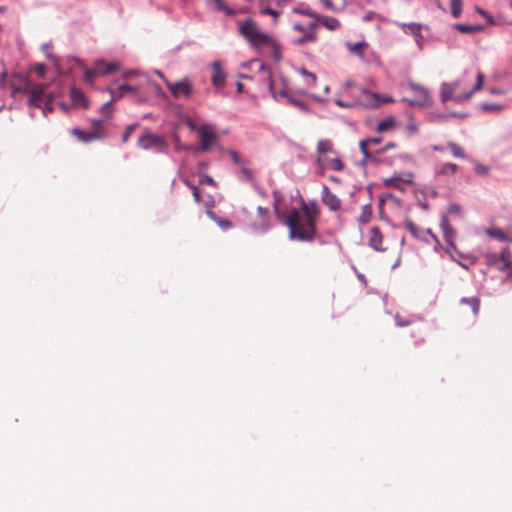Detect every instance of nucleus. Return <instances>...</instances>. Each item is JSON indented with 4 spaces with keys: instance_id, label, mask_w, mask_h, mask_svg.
I'll use <instances>...</instances> for the list:
<instances>
[{
    "instance_id": "f257e3e1",
    "label": "nucleus",
    "mask_w": 512,
    "mask_h": 512,
    "mask_svg": "<svg viewBox=\"0 0 512 512\" xmlns=\"http://www.w3.org/2000/svg\"><path fill=\"white\" fill-rule=\"evenodd\" d=\"M320 208L315 201L303 202L300 209H292L285 220L289 228V238L301 242H312L317 236L316 223Z\"/></svg>"
},
{
    "instance_id": "f03ea898",
    "label": "nucleus",
    "mask_w": 512,
    "mask_h": 512,
    "mask_svg": "<svg viewBox=\"0 0 512 512\" xmlns=\"http://www.w3.org/2000/svg\"><path fill=\"white\" fill-rule=\"evenodd\" d=\"M483 82L484 74L482 72H478L474 88L467 92L460 90L461 80H457L453 83H443L441 89L442 101L447 102L449 100H454L456 102H462L468 100L475 92H478L482 89Z\"/></svg>"
},
{
    "instance_id": "7ed1b4c3",
    "label": "nucleus",
    "mask_w": 512,
    "mask_h": 512,
    "mask_svg": "<svg viewBox=\"0 0 512 512\" xmlns=\"http://www.w3.org/2000/svg\"><path fill=\"white\" fill-rule=\"evenodd\" d=\"M238 32L251 47L257 50L264 48L265 42L270 37L269 34L261 31L258 24L252 18H247L240 22Z\"/></svg>"
},
{
    "instance_id": "20e7f679",
    "label": "nucleus",
    "mask_w": 512,
    "mask_h": 512,
    "mask_svg": "<svg viewBox=\"0 0 512 512\" xmlns=\"http://www.w3.org/2000/svg\"><path fill=\"white\" fill-rule=\"evenodd\" d=\"M200 145L195 149L198 152L209 151L218 140V136L213 126L203 124L197 129Z\"/></svg>"
},
{
    "instance_id": "39448f33",
    "label": "nucleus",
    "mask_w": 512,
    "mask_h": 512,
    "mask_svg": "<svg viewBox=\"0 0 512 512\" xmlns=\"http://www.w3.org/2000/svg\"><path fill=\"white\" fill-rule=\"evenodd\" d=\"M165 83L174 98H190L194 92L193 84L188 78L177 82H171L165 79Z\"/></svg>"
},
{
    "instance_id": "423d86ee",
    "label": "nucleus",
    "mask_w": 512,
    "mask_h": 512,
    "mask_svg": "<svg viewBox=\"0 0 512 512\" xmlns=\"http://www.w3.org/2000/svg\"><path fill=\"white\" fill-rule=\"evenodd\" d=\"M317 28V22H310L307 27L301 23H294L293 29L301 33V37L297 40V44L303 45L306 43L316 42L318 40V35L316 32Z\"/></svg>"
},
{
    "instance_id": "0eeeda50",
    "label": "nucleus",
    "mask_w": 512,
    "mask_h": 512,
    "mask_svg": "<svg viewBox=\"0 0 512 512\" xmlns=\"http://www.w3.org/2000/svg\"><path fill=\"white\" fill-rule=\"evenodd\" d=\"M392 101H393V99L389 95H381V94L369 92L367 90H363L359 103L362 106L374 108V107H378L382 103H390Z\"/></svg>"
},
{
    "instance_id": "6e6552de",
    "label": "nucleus",
    "mask_w": 512,
    "mask_h": 512,
    "mask_svg": "<svg viewBox=\"0 0 512 512\" xmlns=\"http://www.w3.org/2000/svg\"><path fill=\"white\" fill-rule=\"evenodd\" d=\"M166 144V141L164 137L157 135V134H151V133H145L140 136L138 140V145L140 148L147 150L150 148H163Z\"/></svg>"
},
{
    "instance_id": "1a4fd4ad",
    "label": "nucleus",
    "mask_w": 512,
    "mask_h": 512,
    "mask_svg": "<svg viewBox=\"0 0 512 512\" xmlns=\"http://www.w3.org/2000/svg\"><path fill=\"white\" fill-rule=\"evenodd\" d=\"M321 199L329 210L336 212L341 209V200L326 185H323Z\"/></svg>"
},
{
    "instance_id": "9d476101",
    "label": "nucleus",
    "mask_w": 512,
    "mask_h": 512,
    "mask_svg": "<svg viewBox=\"0 0 512 512\" xmlns=\"http://www.w3.org/2000/svg\"><path fill=\"white\" fill-rule=\"evenodd\" d=\"M139 90L138 86L123 84L118 86L117 88L108 87L107 91L110 93L112 97V101H118L124 97L126 92L137 93Z\"/></svg>"
},
{
    "instance_id": "9b49d317",
    "label": "nucleus",
    "mask_w": 512,
    "mask_h": 512,
    "mask_svg": "<svg viewBox=\"0 0 512 512\" xmlns=\"http://www.w3.org/2000/svg\"><path fill=\"white\" fill-rule=\"evenodd\" d=\"M369 245L377 251H386L387 246L383 245V236L378 227L370 229Z\"/></svg>"
},
{
    "instance_id": "f8f14e48",
    "label": "nucleus",
    "mask_w": 512,
    "mask_h": 512,
    "mask_svg": "<svg viewBox=\"0 0 512 512\" xmlns=\"http://www.w3.org/2000/svg\"><path fill=\"white\" fill-rule=\"evenodd\" d=\"M440 226H441V229L443 231L444 238H445L446 242L450 246L454 247V241H455L457 233H456V230L449 223V220H448V218L446 216H444L442 218Z\"/></svg>"
},
{
    "instance_id": "ddd939ff",
    "label": "nucleus",
    "mask_w": 512,
    "mask_h": 512,
    "mask_svg": "<svg viewBox=\"0 0 512 512\" xmlns=\"http://www.w3.org/2000/svg\"><path fill=\"white\" fill-rule=\"evenodd\" d=\"M399 26L401 27V29L403 30L404 33L413 35L416 38V42L418 43V45H420V39H422V35H421V29L423 27L422 24L411 22V23H401V24H399Z\"/></svg>"
},
{
    "instance_id": "4468645a",
    "label": "nucleus",
    "mask_w": 512,
    "mask_h": 512,
    "mask_svg": "<svg viewBox=\"0 0 512 512\" xmlns=\"http://www.w3.org/2000/svg\"><path fill=\"white\" fill-rule=\"evenodd\" d=\"M105 120L93 119L91 121V133L94 134L97 140H102L107 137V132L104 127Z\"/></svg>"
},
{
    "instance_id": "2eb2a0df",
    "label": "nucleus",
    "mask_w": 512,
    "mask_h": 512,
    "mask_svg": "<svg viewBox=\"0 0 512 512\" xmlns=\"http://www.w3.org/2000/svg\"><path fill=\"white\" fill-rule=\"evenodd\" d=\"M264 47L270 49V53H271L272 57L274 58V60H276V61L280 60L281 54H282V47L274 37H272L270 35V37L268 38V41L265 42Z\"/></svg>"
},
{
    "instance_id": "dca6fc26",
    "label": "nucleus",
    "mask_w": 512,
    "mask_h": 512,
    "mask_svg": "<svg viewBox=\"0 0 512 512\" xmlns=\"http://www.w3.org/2000/svg\"><path fill=\"white\" fill-rule=\"evenodd\" d=\"M317 21L318 25L322 24L330 31H336L341 27L340 21L334 17L320 15Z\"/></svg>"
},
{
    "instance_id": "f3484780",
    "label": "nucleus",
    "mask_w": 512,
    "mask_h": 512,
    "mask_svg": "<svg viewBox=\"0 0 512 512\" xmlns=\"http://www.w3.org/2000/svg\"><path fill=\"white\" fill-rule=\"evenodd\" d=\"M293 12L296 13V14H299V15L308 16V17L312 18L311 22H317L318 23L317 20H318L320 14H318L316 11H314L312 8H310L307 5L300 4V5L296 6V7H294L293 8Z\"/></svg>"
},
{
    "instance_id": "a211bd4d",
    "label": "nucleus",
    "mask_w": 512,
    "mask_h": 512,
    "mask_svg": "<svg viewBox=\"0 0 512 512\" xmlns=\"http://www.w3.org/2000/svg\"><path fill=\"white\" fill-rule=\"evenodd\" d=\"M395 127H396L395 118L392 116H389V117L384 118L377 124L376 131L378 133L389 132V131L394 130Z\"/></svg>"
},
{
    "instance_id": "6ab92c4d",
    "label": "nucleus",
    "mask_w": 512,
    "mask_h": 512,
    "mask_svg": "<svg viewBox=\"0 0 512 512\" xmlns=\"http://www.w3.org/2000/svg\"><path fill=\"white\" fill-rule=\"evenodd\" d=\"M318 162L325 168L341 171L344 167L342 161L339 158L328 159L326 157L319 158Z\"/></svg>"
},
{
    "instance_id": "aec40b11",
    "label": "nucleus",
    "mask_w": 512,
    "mask_h": 512,
    "mask_svg": "<svg viewBox=\"0 0 512 512\" xmlns=\"http://www.w3.org/2000/svg\"><path fill=\"white\" fill-rule=\"evenodd\" d=\"M70 97L74 104L88 108V100L81 90L73 87L70 91Z\"/></svg>"
},
{
    "instance_id": "412c9836",
    "label": "nucleus",
    "mask_w": 512,
    "mask_h": 512,
    "mask_svg": "<svg viewBox=\"0 0 512 512\" xmlns=\"http://www.w3.org/2000/svg\"><path fill=\"white\" fill-rule=\"evenodd\" d=\"M225 82V74L222 71L220 64L218 62L213 63V74H212V83L216 87H221Z\"/></svg>"
},
{
    "instance_id": "4be33fe9",
    "label": "nucleus",
    "mask_w": 512,
    "mask_h": 512,
    "mask_svg": "<svg viewBox=\"0 0 512 512\" xmlns=\"http://www.w3.org/2000/svg\"><path fill=\"white\" fill-rule=\"evenodd\" d=\"M44 97V87L32 88L30 90V103L40 107Z\"/></svg>"
},
{
    "instance_id": "5701e85b",
    "label": "nucleus",
    "mask_w": 512,
    "mask_h": 512,
    "mask_svg": "<svg viewBox=\"0 0 512 512\" xmlns=\"http://www.w3.org/2000/svg\"><path fill=\"white\" fill-rule=\"evenodd\" d=\"M72 134L77 137L80 141L84 142V143H87V142H92V141H96V137L94 136L93 133H91V131H83L81 129H78V128H74L72 130Z\"/></svg>"
},
{
    "instance_id": "b1692460",
    "label": "nucleus",
    "mask_w": 512,
    "mask_h": 512,
    "mask_svg": "<svg viewBox=\"0 0 512 512\" xmlns=\"http://www.w3.org/2000/svg\"><path fill=\"white\" fill-rule=\"evenodd\" d=\"M287 102L304 113L310 112L308 104L296 96H287Z\"/></svg>"
},
{
    "instance_id": "393cba45",
    "label": "nucleus",
    "mask_w": 512,
    "mask_h": 512,
    "mask_svg": "<svg viewBox=\"0 0 512 512\" xmlns=\"http://www.w3.org/2000/svg\"><path fill=\"white\" fill-rule=\"evenodd\" d=\"M96 66L101 70V75H106L116 71L119 66L116 63H106L103 60H98Z\"/></svg>"
},
{
    "instance_id": "a878e982",
    "label": "nucleus",
    "mask_w": 512,
    "mask_h": 512,
    "mask_svg": "<svg viewBox=\"0 0 512 512\" xmlns=\"http://www.w3.org/2000/svg\"><path fill=\"white\" fill-rule=\"evenodd\" d=\"M489 236L499 241H512V238L509 237L503 230L500 228H491L486 232Z\"/></svg>"
},
{
    "instance_id": "bb28decb",
    "label": "nucleus",
    "mask_w": 512,
    "mask_h": 512,
    "mask_svg": "<svg viewBox=\"0 0 512 512\" xmlns=\"http://www.w3.org/2000/svg\"><path fill=\"white\" fill-rule=\"evenodd\" d=\"M371 217H372V206L370 204L362 206L361 213L358 217V222L360 224H366L370 221Z\"/></svg>"
},
{
    "instance_id": "cd10ccee",
    "label": "nucleus",
    "mask_w": 512,
    "mask_h": 512,
    "mask_svg": "<svg viewBox=\"0 0 512 512\" xmlns=\"http://www.w3.org/2000/svg\"><path fill=\"white\" fill-rule=\"evenodd\" d=\"M346 46L351 53L356 54L360 57H363V53H364L365 48L367 47V43H365V42L347 43Z\"/></svg>"
},
{
    "instance_id": "c85d7f7f",
    "label": "nucleus",
    "mask_w": 512,
    "mask_h": 512,
    "mask_svg": "<svg viewBox=\"0 0 512 512\" xmlns=\"http://www.w3.org/2000/svg\"><path fill=\"white\" fill-rule=\"evenodd\" d=\"M460 303L469 305L472 309V313L474 316H476L478 314L479 308H480V299L479 298H477V297L462 298Z\"/></svg>"
},
{
    "instance_id": "c756f323",
    "label": "nucleus",
    "mask_w": 512,
    "mask_h": 512,
    "mask_svg": "<svg viewBox=\"0 0 512 512\" xmlns=\"http://www.w3.org/2000/svg\"><path fill=\"white\" fill-rule=\"evenodd\" d=\"M410 180H404L400 177H391V178H386L384 180V183L387 187H392V188H397V189H403L402 186L403 184L405 183H409Z\"/></svg>"
},
{
    "instance_id": "7c9ffc66",
    "label": "nucleus",
    "mask_w": 512,
    "mask_h": 512,
    "mask_svg": "<svg viewBox=\"0 0 512 512\" xmlns=\"http://www.w3.org/2000/svg\"><path fill=\"white\" fill-rule=\"evenodd\" d=\"M499 260L502 263L500 267L501 270L507 269L511 265V252L508 248H505L501 251L499 255Z\"/></svg>"
},
{
    "instance_id": "2f4dec72",
    "label": "nucleus",
    "mask_w": 512,
    "mask_h": 512,
    "mask_svg": "<svg viewBox=\"0 0 512 512\" xmlns=\"http://www.w3.org/2000/svg\"><path fill=\"white\" fill-rule=\"evenodd\" d=\"M207 214L208 216L213 219L223 230H228L230 229L233 224L230 220L228 219H222V218H218L214 212L212 211H207Z\"/></svg>"
},
{
    "instance_id": "473e14b6",
    "label": "nucleus",
    "mask_w": 512,
    "mask_h": 512,
    "mask_svg": "<svg viewBox=\"0 0 512 512\" xmlns=\"http://www.w3.org/2000/svg\"><path fill=\"white\" fill-rule=\"evenodd\" d=\"M212 1L215 5L216 10L225 13L227 16H233L235 14V11L232 8H230L223 0Z\"/></svg>"
},
{
    "instance_id": "72a5a7b5",
    "label": "nucleus",
    "mask_w": 512,
    "mask_h": 512,
    "mask_svg": "<svg viewBox=\"0 0 512 512\" xmlns=\"http://www.w3.org/2000/svg\"><path fill=\"white\" fill-rule=\"evenodd\" d=\"M115 101H112V99L105 104H103L100 108V113L103 116L104 119H110L113 115L114 108L113 103Z\"/></svg>"
},
{
    "instance_id": "f704fd0d",
    "label": "nucleus",
    "mask_w": 512,
    "mask_h": 512,
    "mask_svg": "<svg viewBox=\"0 0 512 512\" xmlns=\"http://www.w3.org/2000/svg\"><path fill=\"white\" fill-rule=\"evenodd\" d=\"M447 147L450 149V151L454 157H456V158H465L466 157L465 151L460 145H458L454 142H449L447 144Z\"/></svg>"
},
{
    "instance_id": "c9c22d12",
    "label": "nucleus",
    "mask_w": 512,
    "mask_h": 512,
    "mask_svg": "<svg viewBox=\"0 0 512 512\" xmlns=\"http://www.w3.org/2000/svg\"><path fill=\"white\" fill-rule=\"evenodd\" d=\"M455 28L460 32V33H474V32H477L479 30H481V26L480 25H467V24H462V23H459V24H455Z\"/></svg>"
},
{
    "instance_id": "e433bc0d",
    "label": "nucleus",
    "mask_w": 512,
    "mask_h": 512,
    "mask_svg": "<svg viewBox=\"0 0 512 512\" xmlns=\"http://www.w3.org/2000/svg\"><path fill=\"white\" fill-rule=\"evenodd\" d=\"M458 165L454 163H445L441 166L438 171L440 175H453L457 172Z\"/></svg>"
},
{
    "instance_id": "4c0bfd02",
    "label": "nucleus",
    "mask_w": 512,
    "mask_h": 512,
    "mask_svg": "<svg viewBox=\"0 0 512 512\" xmlns=\"http://www.w3.org/2000/svg\"><path fill=\"white\" fill-rule=\"evenodd\" d=\"M101 75V70L96 66L95 68L86 69L84 72V80L87 83L92 84L93 80L98 76Z\"/></svg>"
},
{
    "instance_id": "58836bf2",
    "label": "nucleus",
    "mask_w": 512,
    "mask_h": 512,
    "mask_svg": "<svg viewBox=\"0 0 512 512\" xmlns=\"http://www.w3.org/2000/svg\"><path fill=\"white\" fill-rule=\"evenodd\" d=\"M317 151L319 154L332 153V143L329 140H320L317 144Z\"/></svg>"
},
{
    "instance_id": "ea45409f",
    "label": "nucleus",
    "mask_w": 512,
    "mask_h": 512,
    "mask_svg": "<svg viewBox=\"0 0 512 512\" xmlns=\"http://www.w3.org/2000/svg\"><path fill=\"white\" fill-rule=\"evenodd\" d=\"M405 228L409 231V233L413 237H415V238H422L423 237L420 229L418 228V226L415 223H413L412 221H410V220L406 221Z\"/></svg>"
},
{
    "instance_id": "a19ab883",
    "label": "nucleus",
    "mask_w": 512,
    "mask_h": 512,
    "mask_svg": "<svg viewBox=\"0 0 512 512\" xmlns=\"http://www.w3.org/2000/svg\"><path fill=\"white\" fill-rule=\"evenodd\" d=\"M462 12V0H451V14L458 18Z\"/></svg>"
},
{
    "instance_id": "79ce46f5",
    "label": "nucleus",
    "mask_w": 512,
    "mask_h": 512,
    "mask_svg": "<svg viewBox=\"0 0 512 512\" xmlns=\"http://www.w3.org/2000/svg\"><path fill=\"white\" fill-rule=\"evenodd\" d=\"M227 153H228V154H229V156L231 157L232 161H233L236 165L240 166V168H241L243 165L247 164V161H246V160H244V159L239 155V153H238V152H236V151H234V150H229Z\"/></svg>"
},
{
    "instance_id": "37998d69",
    "label": "nucleus",
    "mask_w": 512,
    "mask_h": 512,
    "mask_svg": "<svg viewBox=\"0 0 512 512\" xmlns=\"http://www.w3.org/2000/svg\"><path fill=\"white\" fill-rule=\"evenodd\" d=\"M258 213L262 219L263 229H267L269 227V219H268L269 211H268V209L264 208V207H258Z\"/></svg>"
},
{
    "instance_id": "c03bdc74",
    "label": "nucleus",
    "mask_w": 512,
    "mask_h": 512,
    "mask_svg": "<svg viewBox=\"0 0 512 512\" xmlns=\"http://www.w3.org/2000/svg\"><path fill=\"white\" fill-rule=\"evenodd\" d=\"M137 127H138V124H137V123L130 124V125H128V126L126 127V129H125V131H124V133H123V135H122V141H123L124 143H126V142L129 140V138H130L131 134L134 132V130H135Z\"/></svg>"
},
{
    "instance_id": "a18cd8bd",
    "label": "nucleus",
    "mask_w": 512,
    "mask_h": 512,
    "mask_svg": "<svg viewBox=\"0 0 512 512\" xmlns=\"http://www.w3.org/2000/svg\"><path fill=\"white\" fill-rule=\"evenodd\" d=\"M241 173L243 175V179L249 182L254 181V174L251 169H249L246 164L243 165L241 168Z\"/></svg>"
},
{
    "instance_id": "49530a36",
    "label": "nucleus",
    "mask_w": 512,
    "mask_h": 512,
    "mask_svg": "<svg viewBox=\"0 0 512 512\" xmlns=\"http://www.w3.org/2000/svg\"><path fill=\"white\" fill-rule=\"evenodd\" d=\"M484 111H501L502 106L499 104L483 103L481 105Z\"/></svg>"
},
{
    "instance_id": "de8ad7c7",
    "label": "nucleus",
    "mask_w": 512,
    "mask_h": 512,
    "mask_svg": "<svg viewBox=\"0 0 512 512\" xmlns=\"http://www.w3.org/2000/svg\"><path fill=\"white\" fill-rule=\"evenodd\" d=\"M411 88L415 91H418L424 100L428 98V91L421 85L411 84Z\"/></svg>"
},
{
    "instance_id": "09e8293b",
    "label": "nucleus",
    "mask_w": 512,
    "mask_h": 512,
    "mask_svg": "<svg viewBox=\"0 0 512 512\" xmlns=\"http://www.w3.org/2000/svg\"><path fill=\"white\" fill-rule=\"evenodd\" d=\"M199 184L203 185V184H207V185H211V186H214L215 185V181L214 179L209 176V175H204L200 178L199 180Z\"/></svg>"
},
{
    "instance_id": "8fccbe9b",
    "label": "nucleus",
    "mask_w": 512,
    "mask_h": 512,
    "mask_svg": "<svg viewBox=\"0 0 512 512\" xmlns=\"http://www.w3.org/2000/svg\"><path fill=\"white\" fill-rule=\"evenodd\" d=\"M369 141H366V140H362L360 142V150L361 152L363 153L364 157L365 158H368L369 157V152H368V146H369Z\"/></svg>"
},
{
    "instance_id": "3c124183",
    "label": "nucleus",
    "mask_w": 512,
    "mask_h": 512,
    "mask_svg": "<svg viewBox=\"0 0 512 512\" xmlns=\"http://www.w3.org/2000/svg\"><path fill=\"white\" fill-rule=\"evenodd\" d=\"M475 171L479 175H487L489 172V168L478 163L475 165Z\"/></svg>"
},
{
    "instance_id": "603ef678",
    "label": "nucleus",
    "mask_w": 512,
    "mask_h": 512,
    "mask_svg": "<svg viewBox=\"0 0 512 512\" xmlns=\"http://www.w3.org/2000/svg\"><path fill=\"white\" fill-rule=\"evenodd\" d=\"M269 88H270V91L274 94V97L276 98L277 96H280V97H284L287 99V96H291L290 94H288L285 90H281L279 91L277 94H275L273 92V81L270 80L269 82Z\"/></svg>"
},
{
    "instance_id": "864d4df0",
    "label": "nucleus",
    "mask_w": 512,
    "mask_h": 512,
    "mask_svg": "<svg viewBox=\"0 0 512 512\" xmlns=\"http://www.w3.org/2000/svg\"><path fill=\"white\" fill-rule=\"evenodd\" d=\"M303 74L306 76L308 84L312 85L316 82L315 74L308 72L306 70H303Z\"/></svg>"
},
{
    "instance_id": "5fc2aeb1",
    "label": "nucleus",
    "mask_w": 512,
    "mask_h": 512,
    "mask_svg": "<svg viewBox=\"0 0 512 512\" xmlns=\"http://www.w3.org/2000/svg\"><path fill=\"white\" fill-rule=\"evenodd\" d=\"M192 194H193L194 200L197 203H200L202 201V197H201L198 187H192Z\"/></svg>"
},
{
    "instance_id": "6e6d98bb",
    "label": "nucleus",
    "mask_w": 512,
    "mask_h": 512,
    "mask_svg": "<svg viewBox=\"0 0 512 512\" xmlns=\"http://www.w3.org/2000/svg\"><path fill=\"white\" fill-rule=\"evenodd\" d=\"M261 13L262 14H267V15H271L273 16L274 18H277L279 16V13L278 11L272 9V8H265V9H262L261 10Z\"/></svg>"
},
{
    "instance_id": "4d7b16f0",
    "label": "nucleus",
    "mask_w": 512,
    "mask_h": 512,
    "mask_svg": "<svg viewBox=\"0 0 512 512\" xmlns=\"http://www.w3.org/2000/svg\"><path fill=\"white\" fill-rule=\"evenodd\" d=\"M323 2V4L325 5V7L329 10H337V7L335 5V3L333 2V0H321Z\"/></svg>"
},
{
    "instance_id": "13d9d810",
    "label": "nucleus",
    "mask_w": 512,
    "mask_h": 512,
    "mask_svg": "<svg viewBox=\"0 0 512 512\" xmlns=\"http://www.w3.org/2000/svg\"><path fill=\"white\" fill-rule=\"evenodd\" d=\"M411 322L410 321H404L402 318H400L399 316L396 317V324L400 327H404V326H407L409 325Z\"/></svg>"
},
{
    "instance_id": "bf43d9fd",
    "label": "nucleus",
    "mask_w": 512,
    "mask_h": 512,
    "mask_svg": "<svg viewBox=\"0 0 512 512\" xmlns=\"http://www.w3.org/2000/svg\"><path fill=\"white\" fill-rule=\"evenodd\" d=\"M460 212V207L456 204H452L450 205L449 207V213H459Z\"/></svg>"
},
{
    "instance_id": "052dcab7",
    "label": "nucleus",
    "mask_w": 512,
    "mask_h": 512,
    "mask_svg": "<svg viewBox=\"0 0 512 512\" xmlns=\"http://www.w3.org/2000/svg\"><path fill=\"white\" fill-rule=\"evenodd\" d=\"M366 141H369V144H373V145H378L381 143L382 139L381 138H368L366 139Z\"/></svg>"
},
{
    "instance_id": "680f3d73",
    "label": "nucleus",
    "mask_w": 512,
    "mask_h": 512,
    "mask_svg": "<svg viewBox=\"0 0 512 512\" xmlns=\"http://www.w3.org/2000/svg\"><path fill=\"white\" fill-rule=\"evenodd\" d=\"M36 71L40 76H44L45 66L43 64L38 65Z\"/></svg>"
},
{
    "instance_id": "e2e57ef3",
    "label": "nucleus",
    "mask_w": 512,
    "mask_h": 512,
    "mask_svg": "<svg viewBox=\"0 0 512 512\" xmlns=\"http://www.w3.org/2000/svg\"><path fill=\"white\" fill-rule=\"evenodd\" d=\"M136 74H137V72H136V71L131 70V71H127V72H125L123 76H124V78H126V79H127V78H130V77H132V76H135Z\"/></svg>"
},
{
    "instance_id": "0e129e2a",
    "label": "nucleus",
    "mask_w": 512,
    "mask_h": 512,
    "mask_svg": "<svg viewBox=\"0 0 512 512\" xmlns=\"http://www.w3.org/2000/svg\"><path fill=\"white\" fill-rule=\"evenodd\" d=\"M336 104L339 106V107H351L352 104H348V103H344L343 101L341 100H336Z\"/></svg>"
},
{
    "instance_id": "69168bd1",
    "label": "nucleus",
    "mask_w": 512,
    "mask_h": 512,
    "mask_svg": "<svg viewBox=\"0 0 512 512\" xmlns=\"http://www.w3.org/2000/svg\"><path fill=\"white\" fill-rule=\"evenodd\" d=\"M396 147H397V144H396V143H394V142H389V143H387V144H386V146H385V150H388V149H394V148H396Z\"/></svg>"
},
{
    "instance_id": "338daca9",
    "label": "nucleus",
    "mask_w": 512,
    "mask_h": 512,
    "mask_svg": "<svg viewBox=\"0 0 512 512\" xmlns=\"http://www.w3.org/2000/svg\"><path fill=\"white\" fill-rule=\"evenodd\" d=\"M408 130L411 132V133H415L417 131V126L415 124H410L408 125Z\"/></svg>"
},
{
    "instance_id": "774afa93",
    "label": "nucleus",
    "mask_w": 512,
    "mask_h": 512,
    "mask_svg": "<svg viewBox=\"0 0 512 512\" xmlns=\"http://www.w3.org/2000/svg\"><path fill=\"white\" fill-rule=\"evenodd\" d=\"M183 183H184L187 187H189L191 190H192V187H196L195 185H193V184H192L189 180H187V179H184V180H183Z\"/></svg>"
}]
</instances>
